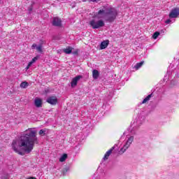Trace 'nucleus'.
Returning <instances> with one entry per match:
<instances>
[{
	"mask_svg": "<svg viewBox=\"0 0 179 179\" xmlns=\"http://www.w3.org/2000/svg\"><path fill=\"white\" fill-rule=\"evenodd\" d=\"M39 135H41V136H44V135H45V130L41 129L39 131Z\"/></svg>",
	"mask_w": 179,
	"mask_h": 179,
	"instance_id": "20",
	"label": "nucleus"
},
{
	"mask_svg": "<svg viewBox=\"0 0 179 179\" xmlns=\"http://www.w3.org/2000/svg\"><path fill=\"white\" fill-rule=\"evenodd\" d=\"M32 50H34V48H37V44L34 43L31 46Z\"/></svg>",
	"mask_w": 179,
	"mask_h": 179,
	"instance_id": "22",
	"label": "nucleus"
},
{
	"mask_svg": "<svg viewBox=\"0 0 179 179\" xmlns=\"http://www.w3.org/2000/svg\"><path fill=\"white\" fill-rule=\"evenodd\" d=\"M36 143H38L37 131L33 129H28L18 140L13 141L12 149L15 153L23 156V152L27 154L30 153Z\"/></svg>",
	"mask_w": 179,
	"mask_h": 179,
	"instance_id": "1",
	"label": "nucleus"
},
{
	"mask_svg": "<svg viewBox=\"0 0 179 179\" xmlns=\"http://www.w3.org/2000/svg\"><path fill=\"white\" fill-rule=\"evenodd\" d=\"M171 20H167L165 23H166V24H169V23H171Z\"/></svg>",
	"mask_w": 179,
	"mask_h": 179,
	"instance_id": "23",
	"label": "nucleus"
},
{
	"mask_svg": "<svg viewBox=\"0 0 179 179\" xmlns=\"http://www.w3.org/2000/svg\"><path fill=\"white\" fill-rule=\"evenodd\" d=\"M36 50L37 51H38V52H41L43 51V45H40L37 46Z\"/></svg>",
	"mask_w": 179,
	"mask_h": 179,
	"instance_id": "19",
	"label": "nucleus"
},
{
	"mask_svg": "<svg viewBox=\"0 0 179 179\" xmlns=\"http://www.w3.org/2000/svg\"><path fill=\"white\" fill-rule=\"evenodd\" d=\"M73 48L71 47H68L67 48L63 49V52L65 54H71Z\"/></svg>",
	"mask_w": 179,
	"mask_h": 179,
	"instance_id": "13",
	"label": "nucleus"
},
{
	"mask_svg": "<svg viewBox=\"0 0 179 179\" xmlns=\"http://www.w3.org/2000/svg\"><path fill=\"white\" fill-rule=\"evenodd\" d=\"M179 15V9L178 8H175L172 10L169 14V17L171 19H174L176 17H178Z\"/></svg>",
	"mask_w": 179,
	"mask_h": 179,
	"instance_id": "7",
	"label": "nucleus"
},
{
	"mask_svg": "<svg viewBox=\"0 0 179 179\" xmlns=\"http://www.w3.org/2000/svg\"><path fill=\"white\" fill-rule=\"evenodd\" d=\"M20 86L22 89H26L29 86V83L24 81L20 84Z\"/></svg>",
	"mask_w": 179,
	"mask_h": 179,
	"instance_id": "15",
	"label": "nucleus"
},
{
	"mask_svg": "<svg viewBox=\"0 0 179 179\" xmlns=\"http://www.w3.org/2000/svg\"><path fill=\"white\" fill-rule=\"evenodd\" d=\"M113 150H114V147L111 148L105 154L103 157V160H108V157H110V155L113 153Z\"/></svg>",
	"mask_w": 179,
	"mask_h": 179,
	"instance_id": "11",
	"label": "nucleus"
},
{
	"mask_svg": "<svg viewBox=\"0 0 179 179\" xmlns=\"http://www.w3.org/2000/svg\"><path fill=\"white\" fill-rule=\"evenodd\" d=\"M153 96L152 94H149L146 98H145L143 101V104H145V103H148L150 100V98Z\"/></svg>",
	"mask_w": 179,
	"mask_h": 179,
	"instance_id": "14",
	"label": "nucleus"
},
{
	"mask_svg": "<svg viewBox=\"0 0 179 179\" xmlns=\"http://www.w3.org/2000/svg\"><path fill=\"white\" fill-rule=\"evenodd\" d=\"M27 179H36V178H34V177H31V178H29Z\"/></svg>",
	"mask_w": 179,
	"mask_h": 179,
	"instance_id": "26",
	"label": "nucleus"
},
{
	"mask_svg": "<svg viewBox=\"0 0 179 179\" xmlns=\"http://www.w3.org/2000/svg\"><path fill=\"white\" fill-rule=\"evenodd\" d=\"M31 65H33V63L31 62H30L29 64H28V66H31Z\"/></svg>",
	"mask_w": 179,
	"mask_h": 179,
	"instance_id": "25",
	"label": "nucleus"
},
{
	"mask_svg": "<svg viewBox=\"0 0 179 179\" xmlns=\"http://www.w3.org/2000/svg\"><path fill=\"white\" fill-rule=\"evenodd\" d=\"M30 68V66H29V65H27L26 69H29Z\"/></svg>",
	"mask_w": 179,
	"mask_h": 179,
	"instance_id": "27",
	"label": "nucleus"
},
{
	"mask_svg": "<svg viewBox=\"0 0 179 179\" xmlns=\"http://www.w3.org/2000/svg\"><path fill=\"white\" fill-rule=\"evenodd\" d=\"M46 101L47 103H49V104L55 106V104L58 103V99H57V96H50L47 99Z\"/></svg>",
	"mask_w": 179,
	"mask_h": 179,
	"instance_id": "5",
	"label": "nucleus"
},
{
	"mask_svg": "<svg viewBox=\"0 0 179 179\" xmlns=\"http://www.w3.org/2000/svg\"><path fill=\"white\" fill-rule=\"evenodd\" d=\"M98 19H105L107 22H114L117 17L115 8H103L99 10L95 15Z\"/></svg>",
	"mask_w": 179,
	"mask_h": 179,
	"instance_id": "2",
	"label": "nucleus"
},
{
	"mask_svg": "<svg viewBox=\"0 0 179 179\" xmlns=\"http://www.w3.org/2000/svg\"><path fill=\"white\" fill-rule=\"evenodd\" d=\"M34 105L36 107H37V108L43 107V100H41L40 98H36L34 100Z\"/></svg>",
	"mask_w": 179,
	"mask_h": 179,
	"instance_id": "9",
	"label": "nucleus"
},
{
	"mask_svg": "<svg viewBox=\"0 0 179 179\" xmlns=\"http://www.w3.org/2000/svg\"><path fill=\"white\" fill-rule=\"evenodd\" d=\"M37 59H38V57H35L32 59V60L31 61L33 64H34V62H36V61H37Z\"/></svg>",
	"mask_w": 179,
	"mask_h": 179,
	"instance_id": "21",
	"label": "nucleus"
},
{
	"mask_svg": "<svg viewBox=\"0 0 179 179\" xmlns=\"http://www.w3.org/2000/svg\"><path fill=\"white\" fill-rule=\"evenodd\" d=\"M159 36H160V33L158 31H156L155 33H154L152 38L156 40V38H157L159 37Z\"/></svg>",
	"mask_w": 179,
	"mask_h": 179,
	"instance_id": "18",
	"label": "nucleus"
},
{
	"mask_svg": "<svg viewBox=\"0 0 179 179\" xmlns=\"http://www.w3.org/2000/svg\"><path fill=\"white\" fill-rule=\"evenodd\" d=\"M62 23V21L60 18L55 17L53 18L52 24L53 26H56L57 27H59Z\"/></svg>",
	"mask_w": 179,
	"mask_h": 179,
	"instance_id": "8",
	"label": "nucleus"
},
{
	"mask_svg": "<svg viewBox=\"0 0 179 179\" xmlns=\"http://www.w3.org/2000/svg\"><path fill=\"white\" fill-rule=\"evenodd\" d=\"M100 73H99V71L97 70H93L92 71V77L94 79H98Z\"/></svg>",
	"mask_w": 179,
	"mask_h": 179,
	"instance_id": "12",
	"label": "nucleus"
},
{
	"mask_svg": "<svg viewBox=\"0 0 179 179\" xmlns=\"http://www.w3.org/2000/svg\"><path fill=\"white\" fill-rule=\"evenodd\" d=\"M134 142V136H130L127 141L125 145L120 149V153L122 155V153H125L127 149L131 146V144Z\"/></svg>",
	"mask_w": 179,
	"mask_h": 179,
	"instance_id": "4",
	"label": "nucleus"
},
{
	"mask_svg": "<svg viewBox=\"0 0 179 179\" xmlns=\"http://www.w3.org/2000/svg\"><path fill=\"white\" fill-rule=\"evenodd\" d=\"M82 76H77L71 80V87H75L78 85V82L82 79Z\"/></svg>",
	"mask_w": 179,
	"mask_h": 179,
	"instance_id": "6",
	"label": "nucleus"
},
{
	"mask_svg": "<svg viewBox=\"0 0 179 179\" xmlns=\"http://www.w3.org/2000/svg\"><path fill=\"white\" fill-rule=\"evenodd\" d=\"M87 0H83V2H86ZM92 1V2H96V0H90Z\"/></svg>",
	"mask_w": 179,
	"mask_h": 179,
	"instance_id": "24",
	"label": "nucleus"
},
{
	"mask_svg": "<svg viewBox=\"0 0 179 179\" xmlns=\"http://www.w3.org/2000/svg\"><path fill=\"white\" fill-rule=\"evenodd\" d=\"M108 44H110V41L108 40L101 42L100 45V49L105 50V48H107V47H108Z\"/></svg>",
	"mask_w": 179,
	"mask_h": 179,
	"instance_id": "10",
	"label": "nucleus"
},
{
	"mask_svg": "<svg viewBox=\"0 0 179 179\" xmlns=\"http://www.w3.org/2000/svg\"><path fill=\"white\" fill-rule=\"evenodd\" d=\"M68 157V155L66 154H64L60 158H59V162H65V160H66Z\"/></svg>",
	"mask_w": 179,
	"mask_h": 179,
	"instance_id": "17",
	"label": "nucleus"
},
{
	"mask_svg": "<svg viewBox=\"0 0 179 179\" xmlns=\"http://www.w3.org/2000/svg\"><path fill=\"white\" fill-rule=\"evenodd\" d=\"M90 24L92 27V29H100V27H103L104 21L101 20H92L90 22Z\"/></svg>",
	"mask_w": 179,
	"mask_h": 179,
	"instance_id": "3",
	"label": "nucleus"
},
{
	"mask_svg": "<svg viewBox=\"0 0 179 179\" xmlns=\"http://www.w3.org/2000/svg\"><path fill=\"white\" fill-rule=\"evenodd\" d=\"M144 62H141L140 63H137L135 66L134 68L136 69V71H138V69H139V68H141L142 66V65H143Z\"/></svg>",
	"mask_w": 179,
	"mask_h": 179,
	"instance_id": "16",
	"label": "nucleus"
}]
</instances>
